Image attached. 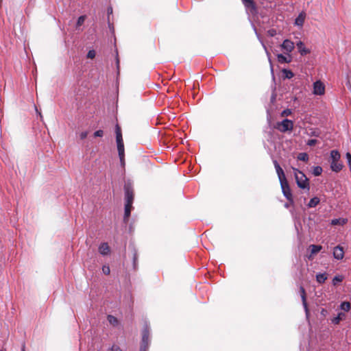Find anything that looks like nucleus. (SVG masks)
Instances as JSON below:
<instances>
[{
	"label": "nucleus",
	"mask_w": 351,
	"mask_h": 351,
	"mask_svg": "<svg viewBox=\"0 0 351 351\" xmlns=\"http://www.w3.org/2000/svg\"><path fill=\"white\" fill-rule=\"evenodd\" d=\"M292 169L294 173V176L298 186L300 189H306L307 191H309V182L306 175L303 172L299 171L298 169L294 167H293Z\"/></svg>",
	"instance_id": "1"
},
{
	"label": "nucleus",
	"mask_w": 351,
	"mask_h": 351,
	"mask_svg": "<svg viewBox=\"0 0 351 351\" xmlns=\"http://www.w3.org/2000/svg\"><path fill=\"white\" fill-rule=\"evenodd\" d=\"M330 157V168L332 171L336 173L339 172L343 167L341 162H340L341 155L339 152L337 150H332Z\"/></svg>",
	"instance_id": "2"
},
{
	"label": "nucleus",
	"mask_w": 351,
	"mask_h": 351,
	"mask_svg": "<svg viewBox=\"0 0 351 351\" xmlns=\"http://www.w3.org/2000/svg\"><path fill=\"white\" fill-rule=\"evenodd\" d=\"M275 128L281 132H291L293 129V122L285 119L280 122H277Z\"/></svg>",
	"instance_id": "3"
},
{
	"label": "nucleus",
	"mask_w": 351,
	"mask_h": 351,
	"mask_svg": "<svg viewBox=\"0 0 351 351\" xmlns=\"http://www.w3.org/2000/svg\"><path fill=\"white\" fill-rule=\"evenodd\" d=\"M149 343V331L146 327L143 330L142 342L140 351H147Z\"/></svg>",
	"instance_id": "4"
},
{
	"label": "nucleus",
	"mask_w": 351,
	"mask_h": 351,
	"mask_svg": "<svg viewBox=\"0 0 351 351\" xmlns=\"http://www.w3.org/2000/svg\"><path fill=\"white\" fill-rule=\"evenodd\" d=\"M280 183L283 195L287 199V200L292 202L293 196L287 180L285 182H281Z\"/></svg>",
	"instance_id": "5"
},
{
	"label": "nucleus",
	"mask_w": 351,
	"mask_h": 351,
	"mask_svg": "<svg viewBox=\"0 0 351 351\" xmlns=\"http://www.w3.org/2000/svg\"><path fill=\"white\" fill-rule=\"evenodd\" d=\"M125 204H132L134 199L133 189L130 184H125L124 186Z\"/></svg>",
	"instance_id": "6"
},
{
	"label": "nucleus",
	"mask_w": 351,
	"mask_h": 351,
	"mask_svg": "<svg viewBox=\"0 0 351 351\" xmlns=\"http://www.w3.org/2000/svg\"><path fill=\"white\" fill-rule=\"evenodd\" d=\"M285 53H289L294 49V43L289 39H285L280 45Z\"/></svg>",
	"instance_id": "7"
},
{
	"label": "nucleus",
	"mask_w": 351,
	"mask_h": 351,
	"mask_svg": "<svg viewBox=\"0 0 351 351\" xmlns=\"http://www.w3.org/2000/svg\"><path fill=\"white\" fill-rule=\"evenodd\" d=\"M325 93V86L321 81H316L313 84V94L322 95Z\"/></svg>",
	"instance_id": "8"
},
{
	"label": "nucleus",
	"mask_w": 351,
	"mask_h": 351,
	"mask_svg": "<svg viewBox=\"0 0 351 351\" xmlns=\"http://www.w3.org/2000/svg\"><path fill=\"white\" fill-rule=\"evenodd\" d=\"M280 182L287 181L284 171L280 167L277 160L273 161Z\"/></svg>",
	"instance_id": "9"
},
{
	"label": "nucleus",
	"mask_w": 351,
	"mask_h": 351,
	"mask_svg": "<svg viewBox=\"0 0 351 351\" xmlns=\"http://www.w3.org/2000/svg\"><path fill=\"white\" fill-rule=\"evenodd\" d=\"M333 256L337 260H341L344 256V251L341 246L337 245L334 248Z\"/></svg>",
	"instance_id": "10"
},
{
	"label": "nucleus",
	"mask_w": 351,
	"mask_h": 351,
	"mask_svg": "<svg viewBox=\"0 0 351 351\" xmlns=\"http://www.w3.org/2000/svg\"><path fill=\"white\" fill-rule=\"evenodd\" d=\"M287 55H284L282 53H279L277 55L278 62L280 64L283 63H289L292 60V57L289 53H286Z\"/></svg>",
	"instance_id": "11"
},
{
	"label": "nucleus",
	"mask_w": 351,
	"mask_h": 351,
	"mask_svg": "<svg viewBox=\"0 0 351 351\" xmlns=\"http://www.w3.org/2000/svg\"><path fill=\"white\" fill-rule=\"evenodd\" d=\"M296 47L298 49L299 53L301 56H305L311 53V50L304 46V44L302 41H299L296 43Z\"/></svg>",
	"instance_id": "12"
},
{
	"label": "nucleus",
	"mask_w": 351,
	"mask_h": 351,
	"mask_svg": "<svg viewBox=\"0 0 351 351\" xmlns=\"http://www.w3.org/2000/svg\"><path fill=\"white\" fill-rule=\"evenodd\" d=\"M309 248L311 249V254L308 256V258L309 260H312L313 258V255L320 252L322 247L317 245H311Z\"/></svg>",
	"instance_id": "13"
},
{
	"label": "nucleus",
	"mask_w": 351,
	"mask_h": 351,
	"mask_svg": "<svg viewBox=\"0 0 351 351\" xmlns=\"http://www.w3.org/2000/svg\"><path fill=\"white\" fill-rule=\"evenodd\" d=\"M116 140L117 144L118 153H120L122 155L123 152L125 151L122 135H117Z\"/></svg>",
	"instance_id": "14"
},
{
	"label": "nucleus",
	"mask_w": 351,
	"mask_h": 351,
	"mask_svg": "<svg viewBox=\"0 0 351 351\" xmlns=\"http://www.w3.org/2000/svg\"><path fill=\"white\" fill-rule=\"evenodd\" d=\"M110 247L107 243H103L99 247V252L101 255H107L110 253Z\"/></svg>",
	"instance_id": "15"
},
{
	"label": "nucleus",
	"mask_w": 351,
	"mask_h": 351,
	"mask_svg": "<svg viewBox=\"0 0 351 351\" xmlns=\"http://www.w3.org/2000/svg\"><path fill=\"white\" fill-rule=\"evenodd\" d=\"M300 290L301 298H302V304L304 306L306 313L308 314V306H307V303H306L305 289H304V287H300Z\"/></svg>",
	"instance_id": "16"
},
{
	"label": "nucleus",
	"mask_w": 351,
	"mask_h": 351,
	"mask_svg": "<svg viewBox=\"0 0 351 351\" xmlns=\"http://www.w3.org/2000/svg\"><path fill=\"white\" fill-rule=\"evenodd\" d=\"M242 1L247 9H250L252 12L256 11V6L253 0H242Z\"/></svg>",
	"instance_id": "17"
},
{
	"label": "nucleus",
	"mask_w": 351,
	"mask_h": 351,
	"mask_svg": "<svg viewBox=\"0 0 351 351\" xmlns=\"http://www.w3.org/2000/svg\"><path fill=\"white\" fill-rule=\"evenodd\" d=\"M347 223V219L344 218L334 219L331 221V224L333 226H343Z\"/></svg>",
	"instance_id": "18"
},
{
	"label": "nucleus",
	"mask_w": 351,
	"mask_h": 351,
	"mask_svg": "<svg viewBox=\"0 0 351 351\" xmlns=\"http://www.w3.org/2000/svg\"><path fill=\"white\" fill-rule=\"evenodd\" d=\"M86 19V16L85 15L80 16L77 19L76 25H75V29L77 30L80 29V27L84 23Z\"/></svg>",
	"instance_id": "19"
},
{
	"label": "nucleus",
	"mask_w": 351,
	"mask_h": 351,
	"mask_svg": "<svg viewBox=\"0 0 351 351\" xmlns=\"http://www.w3.org/2000/svg\"><path fill=\"white\" fill-rule=\"evenodd\" d=\"M305 16L302 13L300 14L295 19V25L298 26H302L304 22Z\"/></svg>",
	"instance_id": "20"
},
{
	"label": "nucleus",
	"mask_w": 351,
	"mask_h": 351,
	"mask_svg": "<svg viewBox=\"0 0 351 351\" xmlns=\"http://www.w3.org/2000/svg\"><path fill=\"white\" fill-rule=\"evenodd\" d=\"M131 208H132V204H125V213H124V219L125 220L128 219V217H130V212H131Z\"/></svg>",
	"instance_id": "21"
},
{
	"label": "nucleus",
	"mask_w": 351,
	"mask_h": 351,
	"mask_svg": "<svg viewBox=\"0 0 351 351\" xmlns=\"http://www.w3.org/2000/svg\"><path fill=\"white\" fill-rule=\"evenodd\" d=\"M319 203V199L317 197H315L309 201L308 204V206L309 208H313L315 207Z\"/></svg>",
	"instance_id": "22"
},
{
	"label": "nucleus",
	"mask_w": 351,
	"mask_h": 351,
	"mask_svg": "<svg viewBox=\"0 0 351 351\" xmlns=\"http://www.w3.org/2000/svg\"><path fill=\"white\" fill-rule=\"evenodd\" d=\"M282 72L285 78L291 79L294 76L293 73L290 70L285 69Z\"/></svg>",
	"instance_id": "23"
},
{
	"label": "nucleus",
	"mask_w": 351,
	"mask_h": 351,
	"mask_svg": "<svg viewBox=\"0 0 351 351\" xmlns=\"http://www.w3.org/2000/svg\"><path fill=\"white\" fill-rule=\"evenodd\" d=\"M316 279L319 283L322 284L326 281L327 277L325 274H318L316 275Z\"/></svg>",
	"instance_id": "24"
},
{
	"label": "nucleus",
	"mask_w": 351,
	"mask_h": 351,
	"mask_svg": "<svg viewBox=\"0 0 351 351\" xmlns=\"http://www.w3.org/2000/svg\"><path fill=\"white\" fill-rule=\"evenodd\" d=\"M322 173V168L319 166L315 167L313 169V173L315 176L321 175Z\"/></svg>",
	"instance_id": "25"
},
{
	"label": "nucleus",
	"mask_w": 351,
	"mask_h": 351,
	"mask_svg": "<svg viewBox=\"0 0 351 351\" xmlns=\"http://www.w3.org/2000/svg\"><path fill=\"white\" fill-rule=\"evenodd\" d=\"M298 159L302 161H307L308 160V154L306 153H300L298 156Z\"/></svg>",
	"instance_id": "26"
},
{
	"label": "nucleus",
	"mask_w": 351,
	"mask_h": 351,
	"mask_svg": "<svg viewBox=\"0 0 351 351\" xmlns=\"http://www.w3.org/2000/svg\"><path fill=\"white\" fill-rule=\"evenodd\" d=\"M344 314L342 313H340L338 314L337 317H335L333 319H332V323L335 324H339V322H340V320L342 319L343 317H344Z\"/></svg>",
	"instance_id": "27"
},
{
	"label": "nucleus",
	"mask_w": 351,
	"mask_h": 351,
	"mask_svg": "<svg viewBox=\"0 0 351 351\" xmlns=\"http://www.w3.org/2000/svg\"><path fill=\"white\" fill-rule=\"evenodd\" d=\"M341 308L345 311H348L350 309V304L349 302H343L341 304Z\"/></svg>",
	"instance_id": "28"
},
{
	"label": "nucleus",
	"mask_w": 351,
	"mask_h": 351,
	"mask_svg": "<svg viewBox=\"0 0 351 351\" xmlns=\"http://www.w3.org/2000/svg\"><path fill=\"white\" fill-rule=\"evenodd\" d=\"M108 321L114 326L117 325L118 323L117 319L112 315L108 316Z\"/></svg>",
	"instance_id": "29"
},
{
	"label": "nucleus",
	"mask_w": 351,
	"mask_h": 351,
	"mask_svg": "<svg viewBox=\"0 0 351 351\" xmlns=\"http://www.w3.org/2000/svg\"><path fill=\"white\" fill-rule=\"evenodd\" d=\"M343 280V277L342 276H335L333 278L332 283L334 285H336L337 282H340Z\"/></svg>",
	"instance_id": "30"
},
{
	"label": "nucleus",
	"mask_w": 351,
	"mask_h": 351,
	"mask_svg": "<svg viewBox=\"0 0 351 351\" xmlns=\"http://www.w3.org/2000/svg\"><path fill=\"white\" fill-rule=\"evenodd\" d=\"M291 113H292L291 110V109L287 108V109L284 110L281 112L280 115H281V117H287V116L291 115Z\"/></svg>",
	"instance_id": "31"
},
{
	"label": "nucleus",
	"mask_w": 351,
	"mask_h": 351,
	"mask_svg": "<svg viewBox=\"0 0 351 351\" xmlns=\"http://www.w3.org/2000/svg\"><path fill=\"white\" fill-rule=\"evenodd\" d=\"M96 52L95 50H90L87 53V58L90 59H93L95 57Z\"/></svg>",
	"instance_id": "32"
},
{
	"label": "nucleus",
	"mask_w": 351,
	"mask_h": 351,
	"mask_svg": "<svg viewBox=\"0 0 351 351\" xmlns=\"http://www.w3.org/2000/svg\"><path fill=\"white\" fill-rule=\"evenodd\" d=\"M346 157L348 160V165L349 167L350 171H351V154L349 152L346 153Z\"/></svg>",
	"instance_id": "33"
},
{
	"label": "nucleus",
	"mask_w": 351,
	"mask_h": 351,
	"mask_svg": "<svg viewBox=\"0 0 351 351\" xmlns=\"http://www.w3.org/2000/svg\"><path fill=\"white\" fill-rule=\"evenodd\" d=\"M102 271L104 274L108 275L110 272V269L109 266L104 265L102 267Z\"/></svg>",
	"instance_id": "34"
},
{
	"label": "nucleus",
	"mask_w": 351,
	"mask_h": 351,
	"mask_svg": "<svg viewBox=\"0 0 351 351\" xmlns=\"http://www.w3.org/2000/svg\"><path fill=\"white\" fill-rule=\"evenodd\" d=\"M119 158H120L121 164L123 167L125 165V159H124L125 151L123 152V154L122 155L120 153H119Z\"/></svg>",
	"instance_id": "35"
},
{
	"label": "nucleus",
	"mask_w": 351,
	"mask_h": 351,
	"mask_svg": "<svg viewBox=\"0 0 351 351\" xmlns=\"http://www.w3.org/2000/svg\"><path fill=\"white\" fill-rule=\"evenodd\" d=\"M103 135H104V131L101 130H97L94 133L95 137H101V136H103Z\"/></svg>",
	"instance_id": "36"
},
{
	"label": "nucleus",
	"mask_w": 351,
	"mask_h": 351,
	"mask_svg": "<svg viewBox=\"0 0 351 351\" xmlns=\"http://www.w3.org/2000/svg\"><path fill=\"white\" fill-rule=\"evenodd\" d=\"M317 142L316 139H310L308 141L306 144L309 146H313L317 143Z\"/></svg>",
	"instance_id": "37"
},
{
	"label": "nucleus",
	"mask_w": 351,
	"mask_h": 351,
	"mask_svg": "<svg viewBox=\"0 0 351 351\" xmlns=\"http://www.w3.org/2000/svg\"><path fill=\"white\" fill-rule=\"evenodd\" d=\"M111 351H123L118 346L113 345L111 348Z\"/></svg>",
	"instance_id": "38"
},
{
	"label": "nucleus",
	"mask_w": 351,
	"mask_h": 351,
	"mask_svg": "<svg viewBox=\"0 0 351 351\" xmlns=\"http://www.w3.org/2000/svg\"><path fill=\"white\" fill-rule=\"evenodd\" d=\"M88 132H82L80 133V136L81 139H84L87 137Z\"/></svg>",
	"instance_id": "39"
},
{
	"label": "nucleus",
	"mask_w": 351,
	"mask_h": 351,
	"mask_svg": "<svg viewBox=\"0 0 351 351\" xmlns=\"http://www.w3.org/2000/svg\"><path fill=\"white\" fill-rule=\"evenodd\" d=\"M117 135H122V134H121V129H120V128L119 127V125H117V127H116V136H117Z\"/></svg>",
	"instance_id": "40"
},
{
	"label": "nucleus",
	"mask_w": 351,
	"mask_h": 351,
	"mask_svg": "<svg viewBox=\"0 0 351 351\" xmlns=\"http://www.w3.org/2000/svg\"><path fill=\"white\" fill-rule=\"evenodd\" d=\"M276 30H275V29H269V30L268 31V33L269 34V35H270L271 36H274L276 34Z\"/></svg>",
	"instance_id": "41"
},
{
	"label": "nucleus",
	"mask_w": 351,
	"mask_h": 351,
	"mask_svg": "<svg viewBox=\"0 0 351 351\" xmlns=\"http://www.w3.org/2000/svg\"><path fill=\"white\" fill-rule=\"evenodd\" d=\"M112 13V8H108V14H110Z\"/></svg>",
	"instance_id": "42"
},
{
	"label": "nucleus",
	"mask_w": 351,
	"mask_h": 351,
	"mask_svg": "<svg viewBox=\"0 0 351 351\" xmlns=\"http://www.w3.org/2000/svg\"><path fill=\"white\" fill-rule=\"evenodd\" d=\"M311 135V136H319L318 133L316 132H313Z\"/></svg>",
	"instance_id": "43"
},
{
	"label": "nucleus",
	"mask_w": 351,
	"mask_h": 351,
	"mask_svg": "<svg viewBox=\"0 0 351 351\" xmlns=\"http://www.w3.org/2000/svg\"><path fill=\"white\" fill-rule=\"evenodd\" d=\"M22 351H25V346L23 347Z\"/></svg>",
	"instance_id": "44"
},
{
	"label": "nucleus",
	"mask_w": 351,
	"mask_h": 351,
	"mask_svg": "<svg viewBox=\"0 0 351 351\" xmlns=\"http://www.w3.org/2000/svg\"><path fill=\"white\" fill-rule=\"evenodd\" d=\"M39 116H40V117H42V115H41V113H40V112H39Z\"/></svg>",
	"instance_id": "45"
},
{
	"label": "nucleus",
	"mask_w": 351,
	"mask_h": 351,
	"mask_svg": "<svg viewBox=\"0 0 351 351\" xmlns=\"http://www.w3.org/2000/svg\"><path fill=\"white\" fill-rule=\"evenodd\" d=\"M1 351H5V350H1Z\"/></svg>",
	"instance_id": "46"
}]
</instances>
